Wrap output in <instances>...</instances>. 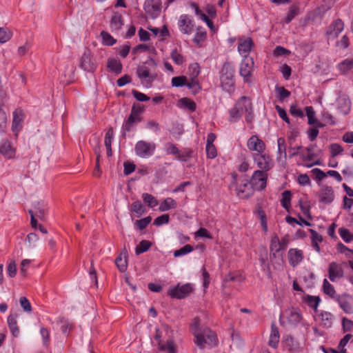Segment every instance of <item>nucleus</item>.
<instances>
[{
	"instance_id": "1",
	"label": "nucleus",
	"mask_w": 353,
	"mask_h": 353,
	"mask_svg": "<svg viewBox=\"0 0 353 353\" xmlns=\"http://www.w3.org/2000/svg\"><path fill=\"white\" fill-rule=\"evenodd\" d=\"M190 330L194 336V343L200 348H204L205 345L210 347L215 346L217 343L216 334L207 327H200V320L194 318L190 324Z\"/></svg>"
},
{
	"instance_id": "2",
	"label": "nucleus",
	"mask_w": 353,
	"mask_h": 353,
	"mask_svg": "<svg viewBox=\"0 0 353 353\" xmlns=\"http://www.w3.org/2000/svg\"><path fill=\"white\" fill-rule=\"evenodd\" d=\"M302 320L303 314L298 308L285 310L279 317L280 324L285 328L296 327Z\"/></svg>"
},
{
	"instance_id": "3",
	"label": "nucleus",
	"mask_w": 353,
	"mask_h": 353,
	"mask_svg": "<svg viewBox=\"0 0 353 353\" xmlns=\"http://www.w3.org/2000/svg\"><path fill=\"white\" fill-rule=\"evenodd\" d=\"M251 101L247 97H241L235 103L234 106L230 109L228 121L230 123H236L241 119L245 111L250 110Z\"/></svg>"
},
{
	"instance_id": "4",
	"label": "nucleus",
	"mask_w": 353,
	"mask_h": 353,
	"mask_svg": "<svg viewBox=\"0 0 353 353\" xmlns=\"http://www.w3.org/2000/svg\"><path fill=\"white\" fill-rule=\"evenodd\" d=\"M148 65L157 66V62L154 59L150 58L144 64L140 65L137 68V76L141 80L142 84L145 88H150L154 80L156 79V75L153 74Z\"/></svg>"
},
{
	"instance_id": "5",
	"label": "nucleus",
	"mask_w": 353,
	"mask_h": 353,
	"mask_svg": "<svg viewBox=\"0 0 353 353\" xmlns=\"http://www.w3.org/2000/svg\"><path fill=\"white\" fill-rule=\"evenodd\" d=\"M234 181L236 183V192L240 199H248L253 193V188L249 179L246 177L238 179L235 174L232 175Z\"/></svg>"
},
{
	"instance_id": "6",
	"label": "nucleus",
	"mask_w": 353,
	"mask_h": 353,
	"mask_svg": "<svg viewBox=\"0 0 353 353\" xmlns=\"http://www.w3.org/2000/svg\"><path fill=\"white\" fill-rule=\"evenodd\" d=\"M156 148L154 142L140 140L135 144L134 152L139 157L148 159L154 154Z\"/></svg>"
},
{
	"instance_id": "7",
	"label": "nucleus",
	"mask_w": 353,
	"mask_h": 353,
	"mask_svg": "<svg viewBox=\"0 0 353 353\" xmlns=\"http://www.w3.org/2000/svg\"><path fill=\"white\" fill-rule=\"evenodd\" d=\"M254 163L261 171L268 172L274 166V161L271 157L265 152L253 153L252 155Z\"/></svg>"
},
{
	"instance_id": "8",
	"label": "nucleus",
	"mask_w": 353,
	"mask_h": 353,
	"mask_svg": "<svg viewBox=\"0 0 353 353\" xmlns=\"http://www.w3.org/2000/svg\"><path fill=\"white\" fill-rule=\"evenodd\" d=\"M193 290L194 285L190 283L183 285L178 283L176 286L170 287L168 294L172 298L181 299L188 296Z\"/></svg>"
},
{
	"instance_id": "9",
	"label": "nucleus",
	"mask_w": 353,
	"mask_h": 353,
	"mask_svg": "<svg viewBox=\"0 0 353 353\" xmlns=\"http://www.w3.org/2000/svg\"><path fill=\"white\" fill-rule=\"evenodd\" d=\"M254 65V62L252 57H243L239 65V73L245 83L251 82V76Z\"/></svg>"
},
{
	"instance_id": "10",
	"label": "nucleus",
	"mask_w": 353,
	"mask_h": 353,
	"mask_svg": "<svg viewBox=\"0 0 353 353\" xmlns=\"http://www.w3.org/2000/svg\"><path fill=\"white\" fill-rule=\"evenodd\" d=\"M143 9L148 17L152 19H157L159 17L161 12V1L145 0L143 5Z\"/></svg>"
},
{
	"instance_id": "11",
	"label": "nucleus",
	"mask_w": 353,
	"mask_h": 353,
	"mask_svg": "<svg viewBox=\"0 0 353 353\" xmlns=\"http://www.w3.org/2000/svg\"><path fill=\"white\" fill-rule=\"evenodd\" d=\"M267 172L256 170L254 172L252 178L249 180L254 190L260 191L266 187L268 174Z\"/></svg>"
},
{
	"instance_id": "12",
	"label": "nucleus",
	"mask_w": 353,
	"mask_h": 353,
	"mask_svg": "<svg viewBox=\"0 0 353 353\" xmlns=\"http://www.w3.org/2000/svg\"><path fill=\"white\" fill-rule=\"evenodd\" d=\"M314 319L319 326L323 328H330L333 324L334 315L330 312L321 310L316 311Z\"/></svg>"
},
{
	"instance_id": "13",
	"label": "nucleus",
	"mask_w": 353,
	"mask_h": 353,
	"mask_svg": "<svg viewBox=\"0 0 353 353\" xmlns=\"http://www.w3.org/2000/svg\"><path fill=\"white\" fill-rule=\"evenodd\" d=\"M254 48V43L250 37H240L238 38L237 50L242 57H250L249 54Z\"/></svg>"
},
{
	"instance_id": "14",
	"label": "nucleus",
	"mask_w": 353,
	"mask_h": 353,
	"mask_svg": "<svg viewBox=\"0 0 353 353\" xmlns=\"http://www.w3.org/2000/svg\"><path fill=\"white\" fill-rule=\"evenodd\" d=\"M97 63L90 50H85L81 56L80 67L86 72H93L97 69Z\"/></svg>"
},
{
	"instance_id": "15",
	"label": "nucleus",
	"mask_w": 353,
	"mask_h": 353,
	"mask_svg": "<svg viewBox=\"0 0 353 353\" xmlns=\"http://www.w3.org/2000/svg\"><path fill=\"white\" fill-rule=\"evenodd\" d=\"M180 32L184 34H190L194 28V22L188 14H181L177 22Z\"/></svg>"
},
{
	"instance_id": "16",
	"label": "nucleus",
	"mask_w": 353,
	"mask_h": 353,
	"mask_svg": "<svg viewBox=\"0 0 353 353\" xmlns=\"http://www.w3.org/2000/svg\"><path fill=\"white\" fill-rule=\"evenodd\" d=\"M246 145L250 151L254 152V153H260L265 151V143L256 135L251 136L248 139Z\"/></svg>"
},
{
	"instance_id": "17",
	"label": "nucleus",
	"mask_w": 353,
	"mask_h": 353,
	"mask_svg": "<svg viewBox=\"0 0 353 353\" xmlns=\"http://www.w3.org/2000/svg\"><path fill=\"white\" fill-rule=\"evenodd\" d=\"M334 301L338 303L339 307L344 312L349 314L353 313V300L351 296L347 294H343L339 295Z\"/></svg>"
},
{
	"instance_id": "18",
	"label": "nucleus",
	"mask_w": 353,
	"mask_h": 353,
	"mask_svg": "<svg viewBox=\"0 0 353 353\" xmlns=\"http://www.w3.org/2000/svg\"><path fill=\"white\" fill-rule=\"evenodd\" d=\"M141 116L137 115V112H136L134 110L131 111L130 114L128 119H125L122 124L121 130L123 135L125 136L126 132L130 131L132 128L141 122Z\"/></svg>"
},
{
	"instance_id": "19",
	"label": "nucleus",
	"mask_w": 353,
	"mask_h": 353,
	"mask_svg": "<svg viewBox=\"0 0 353 353\" xmlns=\"http://www.w3.org/2000/svg\"><path fill=\"white\" fill-rule=\"evenodd\" d=\"M304 255L303 250L298 248H290L288 252V259L289 264L295 268L303 260Z\"/></svg>"
},
{
	"instance_id": "20",
	"label": "nucleus",
	"mask_w": 353,
	"mask_h": 353,
	"mask_svg": "<svg viewBox=\"0 0 353 353\" xmlns=\"http://www.w3.org/2000/svg\"><path fill=\"white\" fill-rule=\"evenodd\" d=\"M319 202L330 204L334 199V193L331 186L323 185L319 192Z\"/></svg>"
},
{
	"instance_id": "21",
	"label": "nucleus",
	"mask_w": 353,
	"mask_h": 353,
	"mask_svg": "<svg viewBox=\"0 0 353 353\" xmlns=\"http://www.w3.org/2000/svg\"><path fill=\"white\" fill-rule=\"evenodd\" d=\"M329 279L332 282H336L343 276V270L341 265L337 263L332 262L328 268Z\"/></svg>"
},
{
	"instance_id": "22",
	"label": "nucleus",
	"mask_w": 353,
	"mask_h": 353,
	"mask_svg": "<svg viewBox=\"0 0 353 353\" xmlns=\"http://www.w3.org/2000/svg\"><path fill=\"white\" fill-rule=\"evenodd\" d=\"M23 121V112L22 110L18 109L13 112V119L12 125V130L16 136L18 135L19 131L22 128V123Z\"/></svg>"
},
{
	"instance_id": "23",
	"label": "nucleus",
	"mask_w": 353,
	"mask_h": 353,
	"mask_svg": "<svg viewBox=\"0 0 353 353\" xmlns=\"http://www.w3.org/2000/svg\"><path fill=\"white\" fill-rule=\"evenodd\" d=\"M344 23L341 19H336L329 27L327 30V34L332 38H335L343 30Z\"/></svg>"
},
{
	"instance_id": "24",
	"label": "nucleus",
	"mask_w": 353,
	"mask_h": 353,
	"mask_svg": "<svg viewBox=\"0 0 353 353\" xmlns=\"http://www.w3.org/2000/svg\"><path fill=\"white\" fill-rule=\"evenodd\" d=\"M124 25L121 14L114 12L110 19V29L113 32L117 33Z\"/></svg>"
},
{
	"instance_id": "25",
	"label": "nucleus",
	"mask_w": 353,
	"mask_h": 353,
	"mask_svg": "<svg viewBox=\"0 0 353 353\" xmlns=\"http://www.w3.org/2000/svg\"><path fill=\"white\" fill-rule=\"evenodd\" d=\"M312 247L319 254L321 253L320 243L323 241V236L313 229H310Z\"/></svg>"
},
{
	"instance_id": "26",
	"label": "nucleus",
	"mask_w": 353,
	"mask_h": 353,
	"mask_svg": "<svg viewBox=\"0 0 353 353\" xmlns=\"http://www.w3.org/2000/svg\"><path fill=\"white\" fill-rule=\"evenodd\" d=\"M155 339L158 343L159 349L162 351H165L168 353H175V346L173 341L169 340L166 343L163 344L160 340V336L159 334V330H157V334Z\"/></svg>"
},
{
	"instance_id": "27",
	"label": "nucleus",
	"mask_w": 353,
	"mask_h": 353,
	"mask_svg": "<svg viewBox=\"0 0 353 353\" xmlns=\"http://www.w3.org/2000/svg\"><path fill=\"white\" fill-rule=\"evenodd\" d=\"M221 86L223 90H226L228 92H230L234 90V82L233 80L232 72H230V74L226 77L222 75L221 77Z\"/></svg>"
},
{
	"instance_id": "28",
	"label": "nucleus",
	"mask_w": 353,
	"mask_h": 353,
	"mask_svg": "<svg viewBox=\"0 0 353 353\" xmlns=\"http://www.w3.org/2000/svg\"><path fill=\"white\" fill-rule=\"evenodd\" d=\"M306 115L308 119V124L316 128H322L323 125L319 122L316 118V113L312 106L305 108Z\"/></svg>"
},
{
	"instance_id": "29",
	"label": "nucleus",
	"mask_w": 353,
	"mask_h": 353,
	"mask_svg": "<svg viewBox=\"0 0 353 353\" xmlns=\"http://www.w3.org/2000/svg\"><path fill=\"white\" fill-rule=\"evenodd\" d=\"M323 292L329 296L330 299L334 300L339 296L334 289V287L327 281V279H324L322 285Z\"/></svg>"
},
{
	"instance_id": "30",
	"label": "nucleus",
	"mask_w": 353,
	"mask_h": 353,
	"mask_svg": "<svg viewBox=\"0 0 353 353\" xmlns=\"http://www.w3.org/2000/svg\"><path fill=\"white\" fill-rule=\"evenodd\" d=\"M279 338L280 335L278 327L275 325H272L268 345L273 348H276L279 343Z\"/></svg>"
},
{
	"instance_id": "31",
	"label": "nucleus",
	"mask_w": 353,
	"mask_h": 353,
	"mask_svg": "<svg viewBox=\"0 0 353 353\" xmlns=\"http://www.w3.org/2000/svg\"><path fill=\"white\" fill-rule=\"evenodd\" d=\"M0 152L8 159H11L14 156L15 150L11 146L8 141H3L0 145Z\"/></svg>"
},
{
	"instance_id": "32",
	"label": "nucleus",
	"mask_w": 353,
	"mask_h": 353,
	"mask_svg": "<svg viewBox=\"0 0 353 353\" xmlns=\"http://www.w3.org/2000/svg\"><path fill=\"white\" fill-rule=\"evenodd\" d=\"M17 314H10L8 317V325L9 327V329L10 330V332L12 334L17 337L18 336L19 334V330L17 326Z\"/></svg>"
},
{
	"instance_id": "33",
	"label": "nucleus",
	"mask_w": 353,
	"mask_h": 353,
	"mask_svg": "<svg viewBox=\"0 0 353 353\" xmlns=\"http://www.w3.org/2000/svg\"><path fill=\"white\" fill-rule=\"evenodd\" d=\"M303 299L307 305L312 308L316 312V311H319L318 307L321 302V299L319 296L307 294L304 296Z\"/></svg>"
},
{
	"instance_id": "34",
	"label": "nucleus",
	"mask_w": 353,
	"mask_h": 353,
	"mask_svg": "<svg viewBox=\"0 0 353 353\" xmlns=\"http://www.w3.org/2000/svg\"><path fill=\"white\" fill-rule=\"evenodd\" d=\"M176 207V202L171 197H168L164 199L159 205V210L160 212L168 211L171 209H174Z\"/></svg>"
},
{
	"instance_id": "35",
	"label": "nucleus",
	"mask_w": 353,
	"mask_h": 353,
	"mask_svg": "<svg viewBox=\"0 0 353 353\" xmlns=\"http://www.w3.org/2000/svg\"><path fill=\"white\" fill-rule=\"evenodd\" d=\"M108 70L115 74H119L122 70V65L120 61L116 59H109L107 63Z\"/></svg>"
},
{
	"instance_id": "36",
	"label": "nucleus",
	"mask_w": 353,
	"mask_h": 353,
	"mask_svg": "<svg viewBox=\"0 0 353 353\" xmlns=\"http://www.w3.org/2000/svg\"><path fill=\"white\" fill-rule=\"evenodd\" d=\"M270 252L272 253L274 256H275L276 253L282 250V246L281 244L280 243V239L277 235H274L272 237L270 244Z\"/></svg>"
},
{
	"instance_id": "37",
	"label": "nucleus",
	"mask_w": 353,
	"mask_h": 353,
	"mask_svg": "<svg viewBox=\"0 0 353 353\" xmlns=\"http://www.w3.org/2000/svg\"><path fill=\"white\" fill-rule=\"evenodd\" d=\"M277 146H278V151H277V159H281L282 158L286 159L287 154H286V145H285V140L283 137H279L277 139Z\"/></svg>"
},
{
	"instance_id": "38",
	"label": "nucleus",
	"mask_w": 353,
	"mask_h": 353,
	"mask_svg": "<svg viewBox=\"0 0 353 353\" xmlns=\"http://www.w3.org/2000/svg\"><path fill=\"white\" fill-rule=\"evenodd\" d=\"M178 105L181 108L187 109L190 111H194L196 105L194 101L189 98H182L179 101Z\"/></svg>"
},
{
	"instance_id": "39",
	"label": "nucleus",
	"mask_w": 353,
	"mask_h": 353,
	"mask_svg": "<svg viewBox=\"0 0 353 353\" xmlns=\"http://www.w3.org/2000/svg\"><path fill=\"white\" fill-rule=\"evenodd\" d=\"M207 38V32L203 28L199 27L196 29V32L194 34V37L193 39L194 43H195L197 46H200L201 43L206 39Z\"/></svg>"
},
{
	"instance_id": "40",
	"label": "nucleus",
	"mask_w": 353,
	"mask_h": 353,
	"mask_svg": "<svg viewBox=\"0 0 353 353\" xmlns=\"http://www.w3.org/2000/svg\"><path fill=\"white\" fill-rule=\"evenodd\" d=\"M31 210L33 212L34 216L39 219H43L46 212V205L43 202H37L34 204L33 210Z\"/></svg>"
},
{
	"instance_id": "41",
	"label": "nucleus",
	"mask_w": 353,
	"mask_h": 353,
	"mask_svg": "<svg viewBox=\"0 0 353 353\" xmlns=\"http://www.w3.org/2000/svg\"><path fill=\"white\" fill-rule=\"evenodd\" d=\"M115 263L121 272H124L127 270V259L125 253H121L115 260Z\"/></svg>"
},
{
	"instance_id": "42",
	"label": "nucleus",
	"mask_w": 353,
	"mask_h": 353,
	"mask_svg": "<svg viewBox=\"0 0 353 353\" xmlns=\"http://www.w3.org/2000/svg\"><path fill=\"white\" fill-rule=\"evenodd\" d=\"M130 210L134 212L137 216L139 217L145 213V208L141 201H137L132 203Z\"/></svg>"
},
{
	"instance_id": "43",
	"label": "nucleus",
	"mask_w": 353,
	"mask_h": 353,
	"mask_svg": "<svg viewBox=\"0 0 353 353\" xmlns=\"http://www.w3.org/2000/svg\"><path fill=\"white\" fill-rule=\"evenodd\" d=\"M337 67L341 72L346 73L353 68V59H346L339 63Z\"/></svg>"
},
{
	"instance_id": "44",
	"label": "nucleus",
	"mask_w": 353,
	"mask_h": 353,
	"mask_svg": "<svg viewBox=\"0 0 353 353\" xmlns=\"http://www.w3.org/2000/svg\"><path fill=\"white\" fill-rule=\"evenodd\" d=\"M291 197H292V194H291L290 191H289V190H285L282 193V197L281 199V205L284 209H285L287 210H288L290 207Z\"/></svg>"
},
{
	"instance_id": "45",
	"label": "nucleus",
	"mask_w": 353,
	"mask_h": 353,
	"mask_svg": "<svg viewBox=\"0 0 353 353\" xmlns=\"http://www.w3.org/2000/svg\"><path fill=\"white\" fill-rule=\"evenodd\" d=\"M152 243L146 240L141 241L135 248V253L137 255H139L146 251H148L151 247Z\"/></svg>"
},
{
	"instance_id": "46",
	"label": "nucleus",
	"mask_w": 353,
	"mask_h": 353,
	"mask_svg": "<svg viewBox=\"0 0 353 353\" xmlns=\"http://www.w3.org/2000/svg\"><path fill=\"white\" fill-rule=\"evenodd\" d=\"M339 234L341 238L345 242L350 243L353 241V234L347 228H341L339 229Z\"/></svg>"
},
{
	"instance_id": "47",
	"label": "nucleus",
	"mask_w": 353,
	"mask_h": 353,
	"mask_svg": "<svg viewBox=\"0 0 353 353\" xmlns=\"http://www.w3.org/2000/svg\"><path fill=\"white\" fill-rule=\"evenodd\" d=\"M329 149L331 154V157L332 158L342 154L344 150L343 148L341 145L336 143H332L330 145Z\"/></svg>"
},
{
	"instance_id": "48",
	"label": "nucleus",
	"mask_w": 353,
	"mask_h": 353,
	"mask_svg": "<svg viewBox=\"0 0 353 353\" xmlns=\"http://www.w3.org/2000/svg\"><path fill=\"white\" fill-rule=\"evenodd\" d=\"M142 198L150 208H154L158 205L157 199L150 194L143 193Z\"/></svg>"
},
{
	"instance_id": "49",
	"label": "nucleus",
	"mask_w": 353,
	"mask_h": 353,
	"mask_svg": "<svg viewBox=\"0 0 353 353\" xmlns=\"http://www.w3.org/2000/svg\"><path fill=\"white\" fill-rule=\"evenodd\" d=\"M101 37L102 38L103 44L105 46H113L116 43V39L108 32L102 31L101 32Z\"/></svg>"
},
{
	"instance_id": "50",
	"label": "nucleus",
	"mask_w": 353,
	"mask_h": 353,
	"mask_svg": "<svg viewBox=\"0 0 353 353\" xmlns=\"http://www.w3.org/2000/svg\"><path fill=\"white\" fill-rule=\"evenodd\" d=\"M337 250L340 253L345 254L346 257L353 259V250L348 248L343 243H340L337 244Z\"/></svg>"
},
{
	"instance_id": "51",
	"label": "nucleus",
	"mask_w": 353,
	"mask_h": 353,
	"mask_svg": "<svg viewBox=\"0 0 353 353\" xmlns=\"http://www.w3.org/2000/svg\"><path fill=\"white\" fill-rule=\"evenodd\" d=\"M187 78L184 76L174 77L172 79V85L174 87L186 86Z\"/></svg>"
},
{
	"instance_id": "52",
	"label": "nucleus",
	"mask_w": 353,
	"mask_h": 353,
	"mask_svg": "<svg viewBox=\"0 0 353 353\" xmlns=\"http://www.w3.org/2000/svg\"><path fill=\"white\" fill-rule=\"evenodd\" d=\"M193 250V247L190 245H185L182 247L179 250L174 251V257H180L184 256L187 254L190 253Z\"/></svg>"
},
{
	"instance_id": "53",
	"label": "nucleus",
	"mask_w": 353,
	"mask_h": 353,
	"mask_svg": "<svg viewBox=\"0 0 353 353\" xmlns=\"http://www.w3.org/2000/svg\"><path fill=\"white\" fill-rule=\"evenodd\" d=\"M12 37V32L7 28H0V43H4Z\"/></svg>"
},
{
	"instance_id": "54",
	"label": "nucleus",
	"mask_w": 353,
	"mask_h": 353,
	"mask_svg": "<svg viewBox=\"0 0 353 353\" xmlns=\"http://www.w3.org/2000/svg\"><path fill=\"white\" fill-rule=\"evenodd\" d=\"M276 92L278 99L283 101L290 95V92L283 87H276Z\"/></svg>"
},
{
	"instance_id": "55",
	"label": "nucleus",
	"mask_w": 353,
	"mask_h": 353,
	"mask_svg": "<svg viewBox=\"0 0 353 353\" xmlns=\"http://www.w3.org/2000/svg\"><path fill=\"white\" fill-rule=\"evenodd\" d=\"M205 152L207 157L209 159H213L217 156V150L214 144L206 145Z\"/></svg>"
},
{
	"instance_id": "56",
	"label": "nucleus",
	"mask_w": 353,
	"mask_h": 353,
	"mask_svg": "<svg viewBox=\"0 0 353 353\" xmlns=\"http://www.w3.org/2000/svg\"><path fill=\"white\" fill-rule=\"evenodd\" d=\"M169 221L170 216L168 214H162L154 219V225L157 226H160L168 223Z\"/></svg>"
},
{
	"instance_id": "57",
	"label": "nucleus",
	"mask_w": 353,
	"mask_h": 353,
	"mask_svg": "<svg viewBox=\"0 0 353 353\" xmlns=\"http://www.w3.org/2000/svg\"><path fill=\"white\" fill-rule=\"evenodd\" d=\"M171 58L174 63L176 65H182L184 62L183 57L176 50L171 52Z\"/></svg>"
},
{
	"instance_id": "58",
	"label": "nucleus",
	"mask_w": 353,
	"mask_h": 353,
	"mask_svg": "<svg viewBox=\"0 0 353 353\" xmlns=\"http://www.w3.org/2000/svg\"><path fill=\"white\" fill-rule=\"evenodd\" d=\"M191 79H196L200 74V67L197 63L190 64L189 67Z\"/></svg>"
},
{
	"instance_id": "59",
	"label": "nucleus",
	"mask_w": 353,
	"mask_h": 353,
	"mask_svg": "<svg viewBox=\"0 0 353 353\" xmlns=\"http://www.w3.org/2000/svg\"><path fill=\"white\" fill-rule=\"evenodd\" d=\"M19 303L21 306V307L23 309V310L28 313H30L32 312V306L28 301V299L25 297H21L19 299Z\"/></svg>"
},
{
	"instance_id": "60",
	"label": "nucleus",
	"mask_w": 353,
	"mask_h": 353,
	"mask_svg": "<svg viewBox=\"0 0 353 353\" xmlns=\"http://www.w3.org/2000/svg\"><path fill=\"white\" fill-rule=\"evenodd\" d=\"M151 220L152 219L150 216H147L145 218L137 221L136 225L140 230H142L150 224Z\"/></svg>"
},
{
	"instance_id": "61",
	"label": "nucleus",
	"mask_w": 353,
	"mask_h": 353,
	"mask_svg": "<svg viewBox=\"0 0 353 353\" xmlns=\"http://www.w3.org/2000/svg\"><path fill=\"white\" fill-rule=\"evenodd\" d=\"M132 93L133 97L139 101L144 102L150 100V97H148L146 94L136 90H133Z\"/></svg>"
},
{
	"instance_id": "62",
	"label": "nucleus",
	"mask_w": 353,
	"mask_h": 353,
	"mask_svg": "<svg viewBox=\"0 0 353 353\" xmlns=\"http://www.w3.org/2000/svg\"><path fill=\"white\" fill-rule=\"evenodd\" d=\"M277 113L279 116V117L283 119L285 122H286L288 124L290 123V119L288 117L286 111L279 105H276L275 107Z\"/></svg>"
},
{
	"instance_id": "63",
	"label": "nucleus",
	"mask_w": 353,
	"mask_h": 353,
	"mask_svg": "<svg viewBox=\"0 0 353 353\" xmlns=\"http://www.w3.org/2000/svg\"><path fill=\"white\" fill-rule=\"evenodd\" d=\"M342 326L343 332H349L353 329V321L345 317L342 319Z\"/></svg>"
},
{
	"instance_id": "64",
	"label": "nucleus",
	"mask_w": 353,
	"mask_h": 353,
	"mask_svg": "<svg viewBox=\"0 0 353 353\" xmlns=\"http://www.w3.org/2000/svg\"><path fill=\"white\" fill-rule=\"evenodd\" d=\"M297 181L301 185H309L311 183L310 177L306 174H300L298 176Z\"/></svg>"
}]
</instances>
